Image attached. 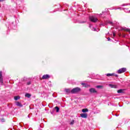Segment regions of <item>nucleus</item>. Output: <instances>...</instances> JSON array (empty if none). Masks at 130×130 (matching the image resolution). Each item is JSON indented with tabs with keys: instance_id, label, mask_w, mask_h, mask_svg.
<instances>
[{
	"instance_id": "39448f33",
	"label": "nucleus",
	"mask_w": 130,
	"mask_h": 130,
	"mask_svg": "<svg viewBox=\"0 0 130 130\" xmlns=\"http://www.w3.org/2000/svg\"><path fill=\"white\" fill-rule=\"evenodd\" d=\"M126 71V68H121L118 71V74H122V73H124V72H125Z\"/></svg>"
},
{
	"instance_id": "20e7f679",
	"label": "nucleus",
	"mask_w": 130,
	"mask_h": 130,
	"mask_svg": "<svg viewBox=\"0 0 130 130\" xmlns=\"http://www.w3.org/2000/svg\"><path fill=\"white\" fill-rule=\"evenodd\" d=\"M89 92L91 93V94H98V92H97V90L95 89L94 88H91L89 89Z\"/></svg>"
},
{
	"instance_id": "bb28decb",
	"label": "nucleus",
	"mask_w": 130,
	"mask_h": 130,
	"mask_svg": "<svg viewBox=\"0 0 130 130\" xmlns=\"http://www.w3.org/2000/svg\"><path fill=\"white\" fill-rule=\"evenodd\" d=\"M94 31H96V28H94Z\"/></svg>"
},
{
	"instance_id": "f3484780",
	"label": "nucleus",
	"mask_w": 130,
	"mask_h": 130,
	"mask_svg": "<svg viewBox=\"0 0 130 130\" xmlns=\"http://www.w3.org/2000/svg\"><path fill=\"white\" fill-rule=\"evenodd\" d=\"M88 111H89V110H88V109H82V112H88Z\"/></svg>"
},
{
	"instance_id": "423d86ee",
	"label": "nucleus",
	"mask_w": 130,
	"mask_h": 130,
	"mask_svg": "<svg viewBox=\"0 0 130 130\" xmlns=\"http://www.w3.org/2000/svg\"><path fill=\"white\" fill-rule=\"evenodd\" d=\"M49 78H50V76L48 74L44 75L42 77V80H45Z\"/></svg>"
},
{
	"instance_id": "7ed1b4c3",
	"label": "nucleus",
	"mask_w": 130,
	"mask_h": 130,
	"mask_svg": "<svg viewBox=\"0 0 130 130\" xmlns=\"http://www.w3.org/2000/svg\"><path fill=\"white\" fill-rule=\"evenodd\" d=\"M0 83L4 85V77H3V72L0 71Z\"/></svg>"
},
{
	"instance_id": "f03ea898",
	"label": "nucleus",
	"mask_w": 130,
	"mask_h": 130,
	"mask_svg": "<svg viewBox=\"0 0 130 130\" xmlns=\"http://www.w3.org/2000/svg\"><path fill=\"white\" fill-rule=\"evenodd\" d=\"M89 20L91 22H93V23H95L98 21V19L97 18L94 17V16H90L89 17Z\"/></svg>"
},
{
	"instance_id": "a878e982",
	"label": "nucleus",
	"mask_w": 130,
	"mask_h": 130,
	"mask_svg": "<svg viewBox=\"0 0 130 130\" xmlns=\"http://www.w3.org/2000/svg\"><path fill=\"white\" fill-rule=\"evenodd\" d=\"M108 40L109 41V40H111V39L110 38H108Z\"/></svg>"
},
{
	"instance_id": "2eb2a0df",
	"label": "nucleus",
	"mask_w": 130,
	"mask_h": 130,
	"mask_svg": "<svg viewBox=\"0 0 130 130\" xmlns=\"http://www.w3.org/2000/svg\"><path fill=\"white\" fill-rule=\"evenodd\" d=\"M122 30H123V31H126V32H129L130 31V29L128 28H122Z\"/></svg>"
},
{
	"instance_id": "9d476101",
	"label": "nucleus",
	"mask_w": 130,
	"mask_h": 130,
	"mask_svg": "<svg viewBox=\"0 0 130 130\" xmlns=\"http://www.w3.org/2000/svg\"><path fill=\"white\" fill-rule=\"evenodd\" d=\"M106 76L107 77H114V73H108Z\"/></svg>"
},
{
	"instance_id": "dca6fc26",
	"label": "nucleus",
	"mask_w": 130,
	"mask_h": 130,
	"mask_svg": "<svg viewBox=\"0 0 130 130\" xmlns=\"http://www.w3.org/2000/svg\"><path fill=\"white\" fill-rule=\"evenodd\" d=\"M55 109L56 110V112H59V108H58V107H55Z\"/></svg>"
},
{
	"instance_id": "ddd939ff",
	"label": "nucleus",
	"mask_w": 130,
	"mask_h": 130,
	"mask_svg": "<svg viewBox=\"0 0 130 130\" xmlns=\"http://www.w3.org/2000/svg\"><path fill=\"white\" fill-rule=\"evenodd\" d=\"M123 91H124V89H119L117 90V93H123Z\"/></svg>"
},
{
	"instance_id": "f8f14e48",
	"label": "nucleus",
	"mask_w": 130,
	"mask_h": 130,
	"mask_svg": "<svg viewBox=\"0 0 130 130\" xmlns=\"http://www.w3.org/2000/svg\"><path fill=\"white\" fill-rule=\"evenodd\" d=\"M110 87L111 88H114V89H116L117 88V86L116 85H113L112 84H109Z\"/></svg>"
},
{
	"instance_id": "393cba45",
	"label": "nucleus",
	"mask_w": 130,
	"mask_h": 130,
	"mask_svg": "<svg viewBox=\"0 0 130 130\" xmlns=\"http://www.w3.org/2000/svg\"><path fill=\"white\" fill-rule=\"evenodd\" d=\"M5 0H0V2H5Z\"/></svg>"
},
{
	"instance_id": "cd10ccee",
	"label": "nucleus",
	"mask_w": 130,
	"mask_h": 130,
	"mask_svg": "<svg viewBox=\"0 0 130 130\" xmlns=\"http://www.w3.org/2000/svg\"><path fill=\"white\" fill-rule=\"evenodd\" d=\"M110 24H112V22H110Z\"/></svg>"
},
{
	"instance_id": "6e6552de",
	"label": "nucleus",
	"mask_w": 130,
	"mask_h": 130,
	"mask_svg": "<svg viewBox=\"0 0 130 130\" xmlns=\"http://www.w3.org/2000/svg\"><path fill=\"white\" fill-rule=\"evenodd\" d=\"M65 92L66 93H67V94H70V93H71V92L72 91V90H71V89H69V88H65Z\"/></svg>"
},
{
	"instance_id": "412c9836",
	"label": "nucleus",
	"mask_w": 130,
	"mask_h": 130,
	"mask_svg": "<svg viewBox=\"0 0 130 130\" xmlns=\"http://www.w3.org/2000/svg\"><path fill=\"white\" fill-rule=\"evenodd\" d=\"M1 121H2V122H5V119L4 118L1 119Z\"/></svg>"
},
{
	"instance_id": "aec40b11",
	"label": "nucleus",
	"mask_w": 130,
	"mask_h": 130,
	"mask_svg": "<svg viewBox=\"0 0 130 130\" xmlns=\"http://www.w3.org/2000/svg\"><path fill=\"white\" fill-rule=\"evenodd\" d=\"M103 86H102V85H99L96 86V88H103Z\"/></svg>"
},
{
	"instance_id": "9b49d317",
	"label": "nucleus",
	"mask_w": 130,
	"mask_h": 130,
	"mask_svg": "<svg viewBox=\"0 0 130 130\" xmlns=\"http://www.w3.org/2000/svg\"><path fill=\"white\" fill-rule=\"evenodd\" d=\"M81 85L83 86V87H85V88H87V87H90V85H86L85 83H82Z\"/></svg>"
},
{
	"instance_id": "1a4fd4ad",
	"label": "nucleus",
	"mask_w": 130,
	"mask_h": 130,
	"mask_svg": "<svg viewBox=\"0 0 130 130\" xmlns=\"http://www.w3.org/2000/svg\"><path fill=\"white\" fill-rule=\"evenodd\" d=\"M16 104L17 106H18L19 107H23V105H22V104L19 102H16Z\"/></svg>"
},
{
	"instance_id": "b1692460",
	"label": "nucleus",
	"mask_w": 130,
	"mask_h": 130,
	"mask_svg": "<svg viewBox=\"0 0 130 130\" xmlns=\"http://www.w3.org/2000/svg\"><path fill=\"white\" fill-rule=\"evenodd\" d=\"M114 77H118V75L114 74Z\"/></svg>"
},
{
	"instance_id": "0eeeda50",
	"label": "nucleus",
	"mask_w": 130,
	"mask_h": 130,
	"mask_svg": "<svg viewBox=\"0 0 130 130\" xmlns=\"http://www.w3.org/2000/svg\"><path fill=\"white\" fill-rule=\"evenodd\" d=\"M80 116L82 117V118H87V117H88V114L87 113L81 114Z\"/></svg>"
},
{
	"instance_id": "6ab92c4d",
	"label": "nucleus",
	"mask_w": 130,
	"mask_h": 130,
	"mask_svg": "<svg viewBox=\"0 0 130 130\" xmlns=\"http://www.w3.org/2000/svg\"><path fill=\"white\" fill-rule=\"evenodd\" d=\"M75 124V120H72L70 123V124H71V125H73V124Z\"/></svg>"
},
{
	"instance_id": "a211bd4d",
	"label": "nucleus",
	"mask_w": 130,
	"mask_h": 130,
	"mask_svg": "<svg viewBox=\"0 0 130 130\" xmlns=\"http://www.w3.org/2000/svg\"><path fill=\"white\" fill-rule=\"evenodd\" d=\"M19 99H20V96H14V100H19Z\"/></svg>"
},
{
	"instance_id": "f257e3e1",
	"label": "nucleus",
	"mask_w": 130,
	"mask_h": 130,
	"mask_svg": "<svg viewBox=\"0 0 130 130\" xmlns=\"http://www.w3.org/2000/svg\"><path fill=\"white\" fill-rule=\"evenodd\" d=\"M80 92H81V88L75 87L72 89L71 93L72 94H77V93H79Z\"/></svg>"
},
{
	"instance_id": "4be33fe9",
	"label": "nucleus",
	"mask_w": 130,
	"mask_h": 130,
	"mask_svg": "<svg viewBox=\"0 0 130 130\" xmlns=\"http://www.w3.org/2000/svg\"><path fill=\"white\" fill-rule=\"evenodd\" d=\"M113 37H115V32H113Z\"/></svg>"
},
{
	"instance_id": "4468645a",
	"label": "nucleus",
	"mask_w": 130,
	"mask_h": 130,
	"mask_svg": "<svg viewBox=\"0 0 130 130\" xmlns=\"http://www.w3.org/2000/svg\"><path fill=\"white\" fill-rule=\"evenodd\" d=\"M25 97H27V98H30L31 97V94L30 93H26L25 94Z\"/></svg>"
},
{
	"instance_id": "5701e85b",
	"label": "nucleus",
	"mask_w": 130,
	"mask_h": 130,
	"mask_svg": "<svg viewBox=\"0 0 130 130\" xmlns=\"http://www.w3.org/2000/svg\"><path fill=\"white\" fill-rule=\"evenodd\" d=\"M31 84V82H27V85H30Z\"/></svg>"
}]
</instances>
